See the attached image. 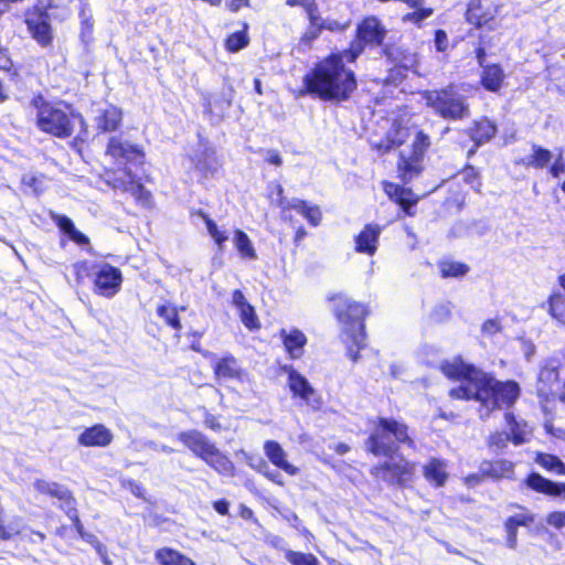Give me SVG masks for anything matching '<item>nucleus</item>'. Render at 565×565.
<instances>
[{
    "mask_svg": "<svg viewBox=\"0 0 565 565\" xmlns=\"http://www.w3.org/2000/svg\"><path fill=\"white\" fill-rule=\"evenodd\" d=\"M372 430L364 440L365 452L375 458H386L371 467L370 475L377 481L405 489L416 478L417 463L404 456L393 459L402 445L415 448L409 426L404 420L379 416L371 420Z\"/></svg>",
    "mask_w": 565,
    "mask_h": 565,
    "instance_id": "nucleus-1",
    "label": "nucleus"
},
{
    "mask_svg": "<svg viewBox=\"0 0 565 565\" xmlns=\"http://www.w3.org/2000/svg\"><path fill=\"white\" fill-rule=\"evenodd\" d=\"M440 371L448 380L460 382V385L449 390L451 398L477 402L479 411L487 414L513 407L521 395L520 384L515 380H498L494 374L466 363L460 356L443 362Z\"/></svg>",
    "mask_w": 565,
    "mask_h": 565,
    "instance_id": "nucleus-2",
    "label": "nucleus"
},
{
    "mask_svg": "<svg viewBox=\"0 0 565 565\" xmlns=\"http://www.w3.org/2000/svg\"><path fill=\"white\" fill-rule=\"evenodd\" d=\"M355 63L356 60L345 50H331L303 75L300 94L335 104L348 102L359 86L358 76L351 67Z\"/></svg>",
    "mask_w": 565,
    "mask_h": 565,
    "instance_id": "nucleus-3",
    "label": "nucleus"
},
{
    "mask_svg": "<svg viewBox=\"0 0 565 565\" xmlns=\"http://www.w3.org/2000/svg\"><path fill=\"white\" fill-rule=\"evenodd\" d=\"M105 156L124 167L104 168L100 174L103 182L114 191L130 194L137 205L151 209L152 193L146 189L141 178L128 167L145 163L146 153L142 147L124 139L121 135L111 136L106 143Z\"/></svg>",
    "mask_w": 565,
    "mask_h": 565,
    "instance_id": "nucleus-4",
    "label": "nucleus"
},
{
    "mask_svg": "<svg viewBox=\"0 0 565 565\" xmlns=\"http://www.w3.org/2000/svg\"><path fill=\"white\" fill-rule=\"evenodd\" d=\"M332 305L331 311L341 327L340 338L352 362H358L360 352L366 347L365 320L370 315L366 303L356 301L344 292H334L327 297Z\"/></svg>",
    "mask_w": 565,
    "mask_h": 565,
    "instance_id": "nucleus-5",
    "label": "nucleus"
},
{
    "mask_svg": "<svg viewBox=\"0 0 565 565\" xmlns=\"http://www.w3.org/2000/svg\"><path fill=\"white\" fill-rule=\"evenodd\" d=\"M31 105L36 109L35 125L38 129L46 135L67 139L74 134L75 120L85 130L87 128L83 115L66 102H49L42 94H36L32 97Z\"/></svg>",
    "mask_w": 565,
    "mask_h": 565,
    "instance_id": "nucleus-6",
    "label": "nucleus"
},
{
    "mask_svg": "<svg viewBox=\"0 0 565 565\" xmlns=\"http://www.w3.org/2000/svg\"><path fill=\"white\" fill-rule=\"evenodd\" d=\"M177 440L195 458L206 463L218 475L225 477L235 475L234 462L201 430L186 429L179 431Z\"/></svg>",
    "mask_w": 565,
    "mask_h": 565,
    "instance_id": "nucleus-7",
    "label": "nucleus"
},
{
    "mask_svg": "<svg viewBox=\"0 0 565 565\" xmlns=\"http://www.w3.org/2000/svg\"><path fill=\"white\" fill-rule=\"evenodd\" d=\"M420 94L425 105L443 119L456 121L470 116L467 97L459 93L455 83L440 88L426 89Z\"/></svg>",
    "mask_w": 565,
    "mask_h": 565,
    "instance_id": "nucleus-8",
    "label": "nucleus"
},
{
    "mask_svg": "<svg viewBox=\"0 0 565 565\" xmlns=\"http://www.w3.org/2000/svg\"><path fill=\"white\" fill-rule=\"evenodd\" d=\"M33 488L39 494L57 500L58 508L68 516L77 534L95 548V542L99 540L85 532L77 509V500L71 489L58 482L45 479H36L33 482Z\"/></svg>",
    "mask_w": 565,
    "mask_h": 565,
    "instance_id": "nucleus-9",
    "label": "nucleus"
},
{
    "mask_svg": "<svg viewBox=\"0 0 565 565\" xmlns=\"http://www.w3.org/2000/svg\"><path fill=\"white\" fill-rule=\"evenodd\" d=\"M33 488L39 494L57 500L58 508L68 516L77 534L95 548V542L99 540L85 532L77 509V500L71 489L58 482L45 479H36L33 482Z\"/></svg>",
    "mask_w": 565,
    "mask_h": 565,
    "instance_id": "nucleus-10",
    "label": "nucleus"
},
{
    "mask_svg": "<svg viewBox=\"0 0 565 565\" xmlns=\"http://www.w3.org/2000/svg\"><path fill=\"white\" fill-rule=\"evenodd\" d=\"M58 8L54 0H35V3L24 12L26 30L32 40L41 47L53 45L54 30L51 24L50 11Z\"/></svg>",
    "mask_w": 565,
    "mask_h": 565,
    "instance_id": "nucleus-11",
    "label": "nucleus"
},
{
    "mask_svg": "<svg viewBox=\"0 0 565 565\" xmlns=\"http://www.w3.org/2000/svg\"><path fill=\"white\" fill-rule=\"evenodd\" d=\"M431 146L430 137L424 129H418L409 145V152H399L396 162L397 178L403 183H409L422 174L425 169L424 160Z\"/></svg>",
    "mask_w": 565,
    "mask_h": 565,
    "instance_id": "nucleus-12",
    "label": "nucleus"
},
{
    "mask_svg": "<svg viewBox=\"0 0 565 565\" xmlns=\"http://www.w3.org/2000/svg\"><path fill=\"white\" fill-rule=\"evenodd\" d=\"M493 45L492 38L480 33L475 47V57L480 66L479 85L489 93L499 94L507 84V74L500 63H487V50Z\"/></svg>",
    "mask_w": 565,
    "mask_h": 565,
    "instance_id": "nucleus-13",
    "label": "nucleus"
},
{
    "mask_svg": "<svg viewBox=\"0 0 565 565\" xmlns=\"http://www.w3.org/2000/svg\"><path fill=\"white\" fill-rule=\"evenodd\" d=\"M387 30L376 15L364 17L356 25L354 36L344 50L356 61L366 47L383 46Z\"/></svg>",
    "mask_w": 565,
    "mask_h": 565,
    "instance_id": "nucleus-14",
    "label": "nucleus"
},
{
    "mask_svg": "<svg viewBox=\"0 0 565 565\" xmlns=\"http://www.w3.org/2000/svg\"><path fill=\"white\" fill-rule=\"evenodd\" d=\"M122 281V273L118 267L99 263L93 275L92 291L96 296L110 299L120 291Z\"/></svg>",
    "mask_w": 565,
    "mask_h": 565,
    "instance_id": "nucleus-15",
    "label": "nucleus"
},
{
    "mask_svg": "<svg viewBox=\"0 0 565 565\" xmlns=\"http://www.w3.org/2000/svg\"><path fill=\"white\" fill-rule=\"evenodd\" d=\"M500 10L501 4L492 0H469L465 11V19L475 29L491 31L498 25L497 18Z\"/></svg>",
    "mask_w": 565,
    "mask_h": 565,
    "instance_id": "nucleus-16",
    "label": "nucleus"
},
{
    "mask_svg": "<svg viewBox=\"0 0 565 565\" xmlns=\"http://www.w3.org/2000/svg\"><path fill=\"white\" fill-rule=\"evenodd\" d=\"M275 190V205L280 210V215L282 218H287L288 213L291 210H295L300 213L311 226L316 227L321 223L322 213L318 205H309L307 201L300 199H296L291 202L288 201L284 195V188L279 183H276Z\"/></svg>",
    "mask_w": 565,
    "mask_h": 565,
    "instance_id": "nucleus-17",
    "label": "nucleus"
},
{
    "mask_svg": "<svg viewBox=\"0 0 565 565\" xmlns=\"http://www.w3.org/2000/svg\"><path fill=\"white\" fill-rule=\"evenodd\" d=\"M308 20V28L301 36V42L312 43L321 33L327 30L330 32H343L350 26V21L339 22L337 20H323L320 15L318 3L305 10Z\"/></svg>",
    "mask_w": 565,
    "mask_h": 565,
    "instance_id": "nucleus-18",
    "label": "nucleus"
},
{
    "mask_svg": "<svg viewBox=\"0 0 565 565\" xmlns=\"http://www.w3.org/2000/svg\"><path fill=\"white\" fill-rule=\"evenodd\" d=\"M281 370L287 374V384L294 399L307 405L320 406L321 397L308 379L291 365H284Z\"/></svg>",
    "mask_w": 565,
    "mask_h": 565,
    "instance_id": "nucleus-19",
    "label": "nucleus"
},
{
    "mask_svg": "<svg viewBox=\"0 0 565 565\" xmlns=\"http://www.w3.org/2000/svg\"><path fill=\"white\" fill-rule=\"evenodd\" d=\"M394 182H383V191L387 198L398 205L403 213V216L414 217L416 215V205L418 204L420 196L411 188Z\"/></svg>",
    "mask_w": 565,
    "mask_h": 565,
    "instance_id": "nucleus-20",
    "label": "nucleus"
},
{
    "mask_svg": "<svg viewBox=\"0 0 565 565\" xmlns=\"http://www.w3.org/2000/svg\"><path fill=\"white\" fill-rule=\"evenodd\" d=\"M214 379L217 382L236 381L243 382L247 372L242 367L239 361L233 354H224L212 363Z\"/></svg>",
    "mask_w": 565,
    "mask_h": 565,
    "instance_id": "nucleus-21",
    "label": "nucleus"
},
{
    "mask_svg": "<svg viewBox=\"0 0 565 565\" xmlns=\"http://www.w3.org/2000/svg\"><path fill=\"white\" fill-rule=\"evenodd\" d=\"M278 335L290 360H299L303 356L308 338L300 329L291 328L287 330L282 328L278 331Z\"/></svg>",
    "mask_w": 565,
    "mask_h": 565,
    "instance_id": "nucleus-22",
    "label": "nucleus"
},
{
    "mask_svg": "<svg viewBox=\"0 0 565 565\" xmlns=\"http://www.w3.org/2000/svg\"><path fill=\"white\" fill-rule=\"evenodd\" d=\"M523 484L536 492L547 497H563L565 499V482H554L539 472H530L523 480Z\"/></svg>",
    "mask_w": 565,
    "mask_h": 565,
    "instance_id": "nucleus-23",
    "label": "nucleus"
},
{
    "mask_svg": "<svg viewBox=\"0 0 565 565\" xmlns=\"http://www.w3.org/2000/svg\"><path fill=\"white\" fill-rule=\"evenodd\" d=\"M382 226L375 223H367L354 237V250L360 254L373 256L379 247V239Z\"/></svg>",
    "mask_w": 565,
    "mask_h": 565,
    "instance_id": "nucleus-24",
    "label": "nucleus"
},
{
    "mask_svg": "<svg viewBox=\"0 0 565 565\" xmlns=\"http://www.w3.org/2000/svg\"><path fill=\"white\" fill-rule=\"evenodd\" d=\"M480 465L488 480L499 482L515 479V463L509 459H488L483 460Z\"/></svg>",
    "mask_w": 565,
    "mask_h": 565,
    "instance_id": "nucleus-25",
    "label": "nucleus"
},
{
    "mask_svg": "<svg viewBox=\"0 0 565 565\" xmlns=\"http://www.w3.org/2000/svg\"><path fill=\"white\" fill-rule=\"evenodd\" d=\"M232 303L237 309L239 319L244 327L249 331H258L262 323L256 313L254 306H252L245 298L241 289H235L232 292Z\"/></svg>",
    "mask_w": 565,
    "mask_h": 565,
    "instance_id": "nucleus-26",
    "label": "nucleus"
},
{
    "mask_svg": "<svg viewBox=\"0 0 565 565\" xmlns=\"http://www.w3.org/2000/svg\"><path fill=\"white\" fill-rule=\"evenodd\" d=\"M114 435L104 424H95L85 428L77 437V444L83 447L104 448L113 443Z\"/></svg>",
    "mask_w": 565,
    "mask_h": 565,
    "instance_id": "nucleus-27",
    "label": "nucleus"
},
{
    "mask_svg": "<svg viewBox=\"0 0 565 565\" xmlns=\"http://www.w3.org/2000/svg\"><path fill=\"white\" fill-rule=\"evenodd\" d=\"M124 114L116 105H108L102 109L95 117V128L97 134H113L122 126Z\"/></svg>",
    "mask_w": 565,
    "mask_h": 565,
    "instance_id": "nucleus-28",
    "label": "nucleus"
},
{
    "mask_svg": "<svg viewBox=\"0 0 565 565\" xmlns=\"http://www.w3.org/2000/svg\"><path fill=\"white\" fill-rule=\"evenodd\" d=\"M265 456L278 469L286 472L288 476H297L299 468L294 466L287 460V454L281 445L276 440H267L264 444Z\"/></svg>",
    "mask_w": 565,
    "mask_h": 565,
    "instance_id": "nucleus-29",
    "label": "nucleus"
},
{
    "mask_svg": "<svg viewBox=\"0 0 565 565\" xmlns=\"http://www.w3.org/2000/svg\"><path fill=\"white\" fill-rule=\"evenodd\" d=\"M447 195L443 201V207L447 213L454 214L459 213L466 202L467 191L463 184L457 180H450L446 184Z\"/></svg>",
    "mask_w": 565,
    "mask_h": 565,
    "instance_id": "nucleus-30",
    "label": "nucleus"
},
{
    "mask_svg": "<svg viewBox=\"0 0 565 565\" xmlns=\"http://www.w3.org/2000/svg\"><path fill=\"white\" fill-rule=\"evenodd\" d=\"M498 132V127L494 121L488 117H481L475 120L471 126L467 129V135L476 147L489 142Z\"/></svg>",
    "mask_w": 565,
    "mask_h": 565,
    "instance_id": "nucleus-31",
    "label": "nucleus"
},
{
    "mask_svg": "<svg viewBox=\"0 0 565 565\" xmlns=\"http://www.w3.org/2000/svg\"><path fill=\"white\" fill-rule=\"evenodd\" d=\"M423 476L434 488H441L448 480L447 463L444 459L431 457L423 466Z\"/></svg>",
    "mask_w": 565,
    "mask_h": 565,
    "instance_id": "nucleus-32",
    "label": "nucleus"
},
{
    "mask_svg": "<svg viewBox=\"0 0 565 565\" xmlns=\"http://www.w3.org/2000/svg\"><path fill=\"white\" fill-rule=\"evenodd\" d=\"M52 221L58 227V230L67 235V237L81 247L88 246L90 241L88 236L78 231L71 217L63 214H52Z\"/></svg>",
    "mask_w": 565,
    "mask_h": 565,
    "instance_id": "nucleus-33",
    "label": "nucleus"
},
{
    "mask_svg": "<svg viewBox=\"0 0 565 565\" xmlns=\"http://www.w3.org/2000/svg\"><path fill=\"white\" fill-rule=\"evenodd\" d=\"M179 310L180 308L168 301L158 305L156 309L157 316L164 321L167 327L174 331L177 338H180V333L182 331ZM181 310H183V308H181Z\"/></svg>",
    "mask_w": 565,
    "mask_h": 565,
    "instance_id": "nucleus-34",
    "label": "nucleus"
},
{
    "mask_svg": "<svg viewBox=\"0 0 565 565\" xmlns=\"http://www.w3.org/2000/svg\"><path fill=\"white\" fill-rule=\"evenodd\" d=\"M154 559L159 565H195V562L172 547H160L154 552Z\"/></svg>",
    "mask_w": 565,
    "mask_h": 565,
    "instance_id": "nucleus-35",
    "label": "nucleus"
},
{
    "mask_svg": "<svg viewBox=\"0 0 565 565\" xmlns=\"http://www.w3.org/2000/svg\"><path fill=\"white\" fill-rule=\"evenodd\" d=\"M394 132L388 131L381 140L371 143L372 149L380 156L390 153L393 149L401 147L404 143V139L397 137L402 126L393 124Z\"/></svg>",
    "mask_w": 565,
    "mask_h": 565,
    "instance_id": "nucleus-36",
    "label": "nucleus"
},
{
    "mask_svg": "<svg viewBox=\"0 0 565 565\" xmlns=\"http://www.w3.org/2000/svg\"><path fill=\"white\" fill-rule=\"evenodd\" d=\"M552 160V152L542 146H532V153L520 159L519 163L525 168L542 170L546 168Z\"/></svg>",
    "mask_w": 565,
    "mask_h": 565,
    "instance_id": "nucleus-37",
    "label": "nucleus"
},
{
    "mask_svg": "<svg viewBox=\"0 0 565 565\" xmlns=\"http://www.w3.org/2000/svg\"><path fill=\"white\" fill-rule=\"evenodd\" d=\"M437 266L439 269V275L444 279L461 278L470 271L468 264L449 258L439 260Z\"/></svg>",
    "mask_w": 565,
    "mask_h": 565,
    "instance_id": "nucleus-38",
    "label": "nucleus"
},
{
    "mask_svg": "<svg viewBox=\"0 0 565 565\" xmlns=\"http://www.w3.org/2000/svg\"><path fill=\"white\" fill-rule=\"evenodd\" d=\"M234 246L243 259L254 260L257 258V253L253 246L249 236L241 228L233 232Z\"/></svg>",
    "mask_w": 565,
    "mask_h": 565,
    "instance_id": "nucleus-39",
    "label": "nucleus"
},
{
    "mask_svg": "<svg viewBox=\"0 0 565 565\" xmlns=\"http://www.w3.org/2000/svg\"><path fill=\"white\" fill-rule=\"evenodd\" d=\"M248 24L242 23V30L228 34L224 40V49L228 53H236L249 44Z\"/></svg>",
    "mask_w": 565,
    "mask_h": 565,
    "instance_id": "nucleus-40",
    "label": "nucleus"
},
{
    "mask_svg": "<svg viewBox=\"0 0 565 565\" xmlns=\"http://www.w3.org/2000/svg\"><path fill=\"white\" fill-rule=\"evenodd\" d=\"M99 263H94L88 259H81L72 265L74 280L77 285H83L88 278L93 279L94 271Z\"/></svg>",
    "mask_w": 565,
    "mask_h": 565,
    "instance_id": "nucleus-41",
    "label": "nucleus"
},
{
    "mask_svg": "<svg viewBox=\"0 0 565 565\" xmlns=\"http://www.w3.org/2000/svg\"><path fill=\"white\" fill-rule=\"evenodd\" d=\"M548 313L558 323L565 326V296L553 292L547 298Z\"/></svg>",
    "mask_w": 565,
    "mask_h": 565,
    "instance_id": "nucleus-42",
    "label": "nucleus"
},
{
    "mask_svg": "<svg viewBox=\"0 0 565 565\" xmlns=\"http://www.w3.org/2000/svg\"><path fill=\"white\" fill-rule=\"evenodd\" d=\"M536 462L547 471H553L558 476H565V463L555 455L540 454Z\"/></svg>",
    "mask_w": 565,
    "mask_h": 565,
    "instance_id": "nucleus-43",
    "label": "nucleus"
},
{
    "mask_svg": "<svg viewBox=\"0 0 565 565\" xmlns=\"http://www.w3.org/2000/svg\"><path fill=\"white\" fill-rule=\"evenodd\" d=\"M285 558L291 565H320L319 559L312 553L286 550Z\"/></svg>",
    "mask_w": 565,
    "mask_h": 565,
    "instance_id": "nucleus-44",
    "label": "nucleus"
},
{
    "mask_svg": "<svg viewBox=\"0 0 565 565\" xmlns=\"http://www.w3.org/2000/svg\"><path fill=\"white\" fill-rule=\"evenodd\" d=\"M412 12H407L402 17V22L412 23L417 28H420L423 21L433 15L434 9L430 7H418L414 8Z\"/></svg>",
    "mask_w": 565,
    "mask_h": 565,
    "instance_id": "nucleus-45",
    "label": "nucleus"
},
{
    "mask_svg": "<svg viewBox=\"0 0 565 565\" xmlns=\"http://www.w3.org/2000/svg\"><path fill=\"white\" fill-rule=\"evenodd\" d=\"M460 174L462 175V180L466 184H468L476 192L480 193L481 191V177L479 171L471 164L467 163L460 170Z\"/></svg>",
    "mask_w": 565,
    "mask_h": 565,
    "instance_id": "nucleus-46",
    "label": "nucleus"
},
{
    "mask_svg": "<svg viewBox=\"0 0 565 565\" xmlns=\"http://www.w3.org/2000/svg\"><path fill=\"white\" fill-rule=\"evenodd\" d=\"M507 424L510 427L509 439L513 445L519 446L525 443L524 433L512 413L505 414Z\"/></svg>",
    "mask_w": 565,
    "mask_h": 565,
    "instance_id": "nucleus-47",
    "label": "nucleus"
},
{
    "mask_svg": "<svg viewBox=\"0 0 565 565\" xmlns=\"http://www.w3.org/2000/svg\"><path fill=\"white\" fill-rule=\"evenodd\" d=\"M206 226L207 234L211 236L216 249L218 252L224 250L225 243L228 239L226 231L220 230L214 220L209 221Z\"/></svg>",
    "mask_w": 565,
    "mask_h": 565,
    "instance_id": "nucleus-48",
    "label": "nucleus"
},
{
    "mask_svg": "<svg viewBox=\"0 0 565 565\" xmlns=\"http://www.w3.org/2000/svg\"><path fill=\"white\" fill-rule=\"evenodd\" d=\"M524 512L511 515L507 518L504 522L509 523V525H513L514 527L520 526H530L535 522V516L531 512H529L524 507H519Z\"/></svg>",
    "mask_w": 565,
    "mask_h": 565,
    "instance_id": "nucleus-49",
    "label": "nucleus"
},
{
    "mask_svg": "<svg viewBox=\"0 0 565 565\" xmlns=\"http://www.w3.org/2000/svg\"><path fill=\"white\" fill-rule=\"evenodd\" d=\"M21 534V530L7 522L4 513L0 510V541H10Z\"/></svg>",
    "mask_w": 565,
    "mask_h": 565,
    "instance_id": "nucleus-50",
    "label": "nucleus"
},
{
    "mask_svg": "<svg viewBox=\"0 0 565 565\" xmlns=\"http://www.w3.org/2000/svg\"><path fill=\"white\" fill-rule=\"evenodd\" d=\"M509 435L503 431H494L487 439V446L493 450H503L508 446Z\"/></svg>",
    "mask_w": 565,
    "mask_h": 565,
    "instance_id": "nucleus-51",
    "label": "nucleus"
},
{
    "mask_svg": "<svg viewBox=\"0 0 565 565\" xmlns=\"http://www.w3.org/2000/svg\"><path fill=\"white\" fill-rule=\"evenodd\" d=\"M0 70L6 71L9 76L10 82H12L18 88L23 87V67L22 65L11 64L8 67H1Z\"/></svg>",
    "mask_w": 565,
    "mask_h": 565,
    "instance_id": "nucleus-52",
    "label": "nucleus"
},
{
    "mask_svg": "<svg viewBox=\"0 0 565 565\" xmlns=\"http://www.w3.org/2000/svg\"><path fill=\"white\" fill-rule=\"evenodd\" d=\"M484 480H488L487 477L483 475V469L480 466L478 472H472L462 478V482L468 488H475L482 483Z\"/></svg>",
    "mask_w": 565,
    "mask_h": 565,
    "instance_id": "nucleus-53",
    "label": "nucleus"
},
{
    "mask_svg": "<svg viewBox=\"0 0 565 565\" xmlns=\"http://www.w3.org/2000/svg\"><path fill=\"white\" fill-rule=\"evenodd\" d=\"M546 522L548 525L557 530L565 527V511H553L548 513Z\"/></svg>",
    "mask_w": 565,
    "mask_h": 565,
    "instance_id": "nucleus-54",
    "label": "nucleus"
},
{
    "mask_svg": "<svg viewBox=\"0 0 565 565\" xmlns=\"http://www.w3.org/2000/svg\"><path fill=\"white\" fill-rule=\"evenodd\" d=\"M518 529L504 522V530L507 532L505 545L511 550H514L518 545Z\"/></svg>",
    "mask_w": 565,
    "mask_h": 565,
    "instance_id": "nucleus-55",
    "label": "nucleus"
},
{
    "mask_svg": "<svg viewBox=\"0 0 565 565\" xmlns=\"http://www.w3.org/2000/svg\"><path fill=\"white\" fill-rule=\"evenodd\" d=\"M548 167V173L552 178L558 179L561 175L565 174V162L562 157L558 156Z\"/></svg>",
    "mask_w": 565,
    "mask_h": 565,
    "instance_id": "nucleus-56",
    "label": "nucleus"
},
{
    "mask_svg": "<svg viewBox=\"0 0 565 565\" xmlns=\"http://www.w3.org/2000/svg\"><path fill=\"white\" fill-rule=\"evenodd\" d=\"M434 42L438 52H445L448 49V35L445 30L435 31Z\"/></svg>",
    "mask_w": 565,
    "mask_h": 565,
    "instance_id": "nucleus-57",
    "label": "nucleus"
},
{
    "mask_svg": "<svg viewBox=\"0 0 565 565\" xmlns=\"http://www.w3.org/2000/svg\"><path fill=\"white\" fill-rule=\"evenodd\" d=\"M222 0H217V2L210 3L211 6H220ZM250 6V0H228L226 2V8L231 12H238L243 8H248Z\"/></svg>",
    "mask_w": 565,
    "mask_h": 565,
    "instance_id": "nucleus-58",
    "label": "nucleus"
},
{
    "mask_svg": "<svg viewBox=\"0 0 565 565\" xmlns=\"http://www.w3.org/2000/svg\"><path fill=\"white\" fill-rule=\"evenodd\" d=\"M203 423H204L205 427L210 428L213 431L222 430V424H221L218 417L211 413L204 414Z\"/></svg>",
    "mask_w": 565,
    "mask_h": 565,
    "instance_id": "nucleus-59",
    "label": "nucleus"
},
{
    "mask_svg": "<svg viewBox=\"0 0 565 565\" xmlns=\"http://www.w3.org/2000/svg\"><path fill=\"white\" fill-rule=\"evenodd\" d=\"M481 330L483 333L493 335L501 331V326L495 319H488L482 323Z\"/></svg>",
    "mask_w": 565,
    "mask_h": 565,
    "instance_id": "nucleus-60",
    "label": "nucleus"
},
{
    "mask_svg": "<svg viewBox=\"0 0 565 565\" xmlns=\"http://www.w3.org/2000/svg\"><path fill=\"white\" fill-rule=\"evenodd\" d=\"M95 551L99 555L104 565H113V561L108 554V551L100 541L95 542Z\"/></svg>",
    "mask_w": 565,
    "mask_h": 565,
    "instance_id": "nucleus-61",
    "label": "nucleus"
},
{
    "mask_svg": "<svg viewBox=\"0 0 565 565\" xmlns=\"http://www.w3.org/2000/svg\"><path fill=\"white\" fill-rule=\"evenodd\" d=\"M145 329L147 333L153 338H159V335L162 333V327L152 319H149L145 322Z\"/></svg>",
    "mask_w": 565,
    "mask_h": 565,
    "instance_id": "nucleus-62",
    "label": "nucleus"
},
{
    "mask_svg": "<svg viewBox=\"0 0 565 565\" xmlns=\"http://www.w3.org/2000/svg\"><path fill=\"white\" fill-rule=\"evenodd\" d=\"M94 21L90 17L84 18L81 22V36L89 38L93 33Z\"/></svg>",
    "mask_w": 565,
    "mask_h": 565,
    "instance_id": "nucleus-63",
    "label": "nucleus"
},
{
    "mask_svg": "<svg viewBox=\"0 0 565 565\" xmlns=\"http://www.w3.org/2000/svg\"><path fill=\"white\" fill-rule=\"evenodd\" d=\"M213 508L221 515H227L230 513V502L226 499L214 501Z\"/></svg>",
    "mask_w": 565,
    "mask_h": 565,
    "instance_id": "nucleus-64",
    "label": "nucleus"
}]
</instances>
